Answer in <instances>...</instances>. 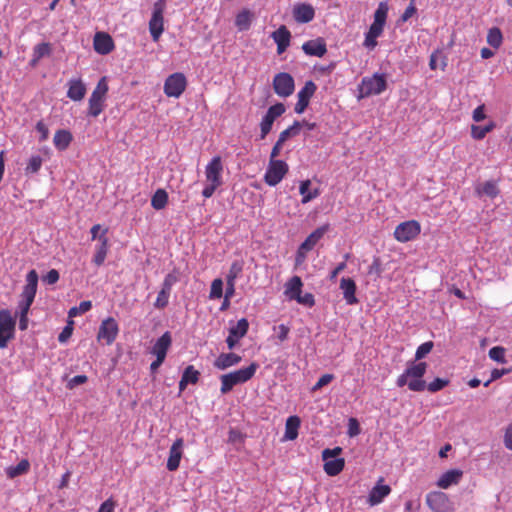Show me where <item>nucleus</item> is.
Returning <instances> with one entry per match:
<instances>
[{"label": "nucleus", "mask_w": 512, "mask_h": 512, "mask_svg": "<svg viewBox=\"0 0 512 512\" xmlns=\"http://www.w3.org/2000/svg\"><path fill=\"white\" fill-rule=\"evenodd\" d=\"M427 370L425 362H410L404 372L398 376L396 384L398 387L408 386L409 390L422 392L426 389V382L423 379Z\"/></svg>", "instance_id": "obj_1"}, {"label": "nucleus", "mask_w": 512, "mask_h": 512, "mask_svg": "<svg viewBox=\"0 0 512 512\" xmlns=\"http://www.w3.org/2000/svg\"><path fill=\"white\" fill-rule=\"evenodd\" d=\"M389 7L386 2H380L374 13L373 23L370 25L368 32L365 34L363 42L364 47L373 50L378 42L377 38L383 33L386 24Z\"/></svg>", "instance_id": "obj_2"}, {"label": "nucleus", "mask_w": 512, "mask_h": 512, "mask_svg": "<svg viewBox=\"0 0 512 512\" xmlns=\"http://www.w3.org/2000/svg\"><path fill=\"white\" fill-rule=\"evenodd\" d=\"M223 163L220 156H214L205 167L206 186L202 190L204 198H210L222 184Z\"/></svg>", "instance_id": "obj_3"}, {"label": "nucleus", "mask_w": 512, "mask_h": 512, "mask_svg": "<svg viewBox=\"0 0 512 512\" xmlns=\"http://www.w3.org/2000/svg\"><path fill=\"white\" fill-rule=\"evenodd\" d=\"M257 369L258 364L256 362H252L248 367L221 375V393L227 394L235 385L249 381L255 375Z\"/></svg>", "instance_id": "obj_4"}, {"label": "nucleus", "mask_w": 512, "mask_h": 512, "mask_svg": "<svg viewBox=\"0 0 512 512\" xmlns=\"http://www.w3.org/2000/svg\"><path fill=\"white\" fill-rule=\"evenodd\" d=\"M38 273L36 270H30L26 275V284L21 293V301L19 302V315L28 316L30 307L35 299L38 286Z\"/></svg>", "instance_id": "obj_5"}, {"label": "nucleus", "mask_w": 512, "mask_h": 512, "mask_svg": "<svg viewBox=\"0 0 512 512\" xmlns=\"http://www.w3.org/2000/svg\"><path fill=\"white\" fill-rule=\"evenodd\" d=\"M387 88V80L385 74L375 73L370 77H363L358 86V99L379 95Z\"/></svg>", "instance_id": "obj_6"}, {"label": "nucleus", "mask_w": 512, "mask_h": 512, "mask_svg": "<svg viewBox=\"0 0 512 512\" xmlns=\"http://www.w3.org/2000/svg\"><path fill=\"white\" fill-rule=\"evenodd\" d=\"M329 228V224L318 227L301 243L295 255V267L301 266L306 261L308 252L313 250V248L323 238Z\"/></svg>", "instance_id": "obj_7"}, {"label": "nucleus", "mask_w": 512, "mask_h": 512, "mask_svg": "<svg viewBox=\"0 0 512 512\" xmlns=\"http://www.w3.org/2000/svg\"><path fill=\"white\" fill-rule=\"evenodd\" d=\"M342 453V448L337 446L332 449L326 448L322 451L321 456L324 461L323 470L331 477L340 474L345 467V459L339 457Z\"/></svg>", "instance_id": "obj_8"}, {"label": "nucleus", "mask_w": 512, "mask_h": 512, "mask_svg": "<svg viewBox=\"0 0 512 512\" xmlns=\"http://www.w3.org/2000/svg\"><path fill=\"white\" fill-rule=\"evenodd\" d=\"M165 0H157L153 5V11L149 20V32L154 42H158L164 32Z\"/></svg>", "instance_id": "obj_9"}, {"label": "nucleus", "mask_w": 512, "mask_h": 512, "mask_svg": "<svg viewBox=\"0 0 512 512\" xmlns=\"http://www.w3.org/2000/svg\"><path fill=\"white\" fill-rule=\"evenodd\" d=\"M16 317L8 309L0 310V348L8 346V342L15 337Z\"/></svg>", "instance_id": "obj_10"}, {"label": "nucleus", "mask_w": 512, "mask_h": 512, "mask_svg": "<svg viewBox=\"0 0 512 512\" xmlns=\"http://www.w3.org/2000/svg\"><path fill=\"white\" fill-rule=\"evenodd\" d=\"M289 171L288 164L283 160L270 159L264 175V181L269 186L279 184Z\"/></svg>", "instance_id": "obj_11"}, {"label": "nucleus", "mask_w": 512, "mask_h": 512, "mask_svg": "<svg viewBox=\"0 0 512 512\" xmlns=\"http://www.w3.org/2000/svg\"><path fill=\"white\" fill-rule=\"evenodd\" d=\"M421 233V225L416 220H408L398 224L394 230V238L401 243L414 240Z\"/></svg>", "instance_id": "obj_12"}, {"label": "nucleus", "mask_w": 512, "mask_h": 512, "mask_svg": "<svg viewBox=\"0 0 512 512\" xmlns=\"http://www.w3.org/2000/svg\"><path fill=\"white\" fill-rule=\"evenodd\" d=\"M187 87V79L181 72L169 75L164 82V93L167 97L179 98Z\"/></svg>", "instance_id": "obj_13"}, {"label": "nucleus", "mask_w": 512, "mask_h": 512, "mask_svg": "<svg viewBox=\"0 0 512 512\" xmlns=\"http://www.w3.org/2000/svg\"><path fill=\"white\" fill-rule=\"evenodd\" d=\"M426 504L433 512H454L448 495L441 491H432L426 495Z\"/></svg>", "instance_id": "obj_14"}, {"label": "nucleus", "mask_w": 512, "mask_h": 512, "mask_svg": "<svg viewBox=\"0 0 512 512\" xmlns=\"http://www.w3.org/2000/svg\"><path fill=\"white\" fill-rule=\"evenodd\" d=\"M119 333V325L113 317L104 319L97 333V340L105 345H111L117 338Z\"/></svg>", "instance_id": "obj_15"}, {"label": "nucleus", "mask_w": 512, "mask_h": 512, "mask_svg": "<svg viewBox=\"0 0 512 512\" xmlns=\"http://www.w3.org/2000/svg\"><path fill=\"white\" fill-rule=\"evenodd\" d=\"M273 89L278 96L283 98L289 97L295 89L293 77L287 72L276 74L273 79Z\"/></svg>", "instance_id": "obj_16"}, {"label": "nucleus", "mask_w": 512, "mask_h": 512, "mask_svg": "<svg viewBox=\"0 0 512 512\" xmlns=\"http://www.w3.org/2000/svg\"><path fill=\"white\" fill-rule=\"evenodd\" d=\"M285 110V106L282 103H276L269 107L260 123L261 139H264L267 136L272 129L275 119L280 117Z\"/></svg>", "instance_id": "obj_17"}, {"label": "nucleus", "mask_w": 512, "mask_h": 512, "mask_svg": "<svg viewBox=\"0 0 512 512\" xmlns=\"http://www.w3.org/2000/svg\"><path fill=\"white\" fill-rule=\"evenodd\" d=\"M316 90L317 86L313 81L309 80L305 82L304 86L297 94L298 100L294 107V111L297 114H301L305 111L309 105L310 99L315 94Z\"/></svg>", "instance_id": "obj_18"}, {"label": "nucleus", "mask_w": 512, "mask_h": 512, "mask_svg": "<svg viewBox=\"0 0 512 512\" xmlns=\"http://www.w3.org/2000/svg\"><path fill=\"white\" fill-rule=\"evenodd\" d=\"M184 440L177 438L169 449V456L167 459L166 468L168 471H176L180 466V461L183 456Z\"/></svg>", "instance_id": "obj_19"}, {"label": "nucleus", "mask_w": 512, "mask_h": 512, "mask_svg": "<svg viewBox=\"0 0 512 512\" xmlns=\"http://www.w3.org/2000/svg\"><path fill=\"white\" fill-rule=\"evenodd\" d=\"M249 323L246 318L240 319L237 324L229 329V335L226 339L227 346L232 350L238 341L247 334Z\"/></svg>", "instance_id": "obj_20"}, {"label": "nucleus", "mask_w": 512, "mask_h": 512, "mask_svg": "<svg viewBox=\"0 0 512 512\" xmlns=\"http://www.w3.org/2000/svg\"><path fill=\"white\" fill-rule=\"evenodd\" d=\"M384 478L381 477L376 485L371 489L369 496H368V503L371 506H375L380 504L385 497H387L390 492L391 488L389 485L383 484Z\"/></svg>", "instance_id": "obj_21"}, {"label": "nucleus", "mask_w": 512, "mask_h": 512, "mask_svg": "<svg viewBox=\"0 0 512 512\" xmlns=\"http://www.w3.org/2000/svg\"><path fill=\"white\" fill-rule=\"evenodd\" d=\"M93 47L97 53L107 55L114 49V42L109 34L97 32L94 36Z\"/></svg>", "instance_id": "obj_22"}, {"label": "nucleus", "mask_w": 512, "mask_h": 512, "mask_svg": "<svg viewBox=\"0 0 512 512\" xmlns=\"http://www.w3.org/2000/svg\"><path fill=\"white\" fill-rule=\"evenodd\" d=\"M272 39L277 44V53H284L290 45L291 33L285 25H281L271 34Z\"/></svg>", "instance_id": "obj_23"}, {"label": "nucleus", "mask_w": 512, "mask_h": 512, "mask_svg": "<svg viewBox=\"0 0 512 512\" xmlns=\"http://www.w3.org/2000/svg\"><path fill=\"white\" fill-rule=\"evenodd\" d=\"M302 50L306 55L323 57L327 53V45L323 38H317L303 43Z\"/></svg>", "instance_id": "obj_24"}, {"label": "nucleus", "mask_w": 512, "mask_h": 512, "mask_svg": "<svg viewBox=\"0 0 512 512\" xmlns=\"http://www.w3.org/2000/svg\"><path fill=\"white\" fill-rule=\"evenodd\" d=\"M172 343L171 335L169 332H165L153 345L151 353L156 356V358L165 360L167 351L170 348Z\"/></svg>", "instance_id": "obj_25"}, {"label": "nucleus", "mask_w": 512, "mask_h": 512, "mask_svg": "<svg viewBox=\"0 0 512 512\" xmlns=\"http://www.w3.org/2000/svg\"><path fill=\"white\" fill-rule=\"evenodd\" d=\"M315 16L314 8L310 4H298L293 9V17L298 23H308Z\"/></svg>", "instance_id": "obj_26"}, {"label": "nucleus", "mask_w": 512, "mask_h": 512, "mask_svg": "<svg viewBox=\"0 0 512 512\" xmlns=\"http://www.w3.org/2000/svg\"><path fill=\"white\" fill-rule=\"evenodd\" d=\"M340 289L343 292V297L347 304L354 305L358 303V299L355 295L356 284L352 278H342L340 281Z\"/></svg>", "instance_id": "obj_27"}, {"label": "nucleus", "mask_w": 512, "mask_h": 512, "mask_svg": "<svg viewBox=\"0 0 512 512\" xmlns=\"http://www.w3.org/2000/svg\"><path fill=\"white\" fill-rule=\"evenodd\" d=\"M303 282L299 276L291 277L285 284L284 295L289 300H296L302 294Z\"/></svg>", "instance_id": "obj_28"}, {"label": "nucleus", "mask_w": 512, "mask_h": 512, "mask_svg": "<svg viewBox=\"0 0 512 512\" xmlns=\"http://www.w3.org/2000/svg\"><path fill=\"white\" fill-rule=\"evenodd\" d=\"M86 94V86L81 79H71L68 82L67 97L73 101H81Z\"/></svg>", "instance_id": "obj_29"}, {"label": "nucleus", "mask_w": 512, "mask_h": 512, "mask_svg": "<svg viewBox=\"0 0 512 512\" xmlns=\"http://www.w3.org/2000/svg\"><path fill=\"white\" fill-rule=\"evenodd\" d=\"M463 472L459 469L448 470L441 475L437 481V486L442 489H447L452 485L459 483Z\"/></svg>", "instance_id": "obj_30"}, {"label": "nucleus", "mask_w": 512, "mask_h": 512, "mask_svg": "<svg viewBox=\"0 0 512 512\" xmlns=\"http://www.w3.org/2000/svg\"><path fill=\"white\" fill-rule=\"evenodd\" d=\"M242 358L235 353H221L214 361V366L219 370H226L241 362Z\"/></svg>", "instance_id": "obj_31"}, {"label": "nucleus", "mask_w": 512, "mask_h": 512, "mask_svg": "<svg viewBox=\"0 0 512 512\" xmlns=\"http://www.w3.org/2000/svg\"><path fill=\"white\" fill-rule=\"evenodd\" d=\"M200 372L193 365L187 366L179 382L180 392L184 391L188 384H196L199 381Z\"/></svg>", "instance_id": "obj_32"}, {"label": "nucleus", "mask_w": 512, "mask_h": 512, "mask_svg": "<svg viewBox=\"0 0 512 512\" xmlns=\"http://www.w3.org/2000/svg\"><path fill=\"white\" fill-rule=\"evenodd\" d=\"M73 140L72 133L66 129L57 130L53 137V144L59 151L66 150Z\"/></svg>", "instance_id": "obj_33"}, {"label": "nucleus", "mask_w": 512, "mask_h": 512, "mask_svg": "<svg viewBox=\"0 0 512 512\" xmlns=\"http://www.w3.org/2000/svg\"><path fill=\"white\" fill-rule=\"evenodd\" d=\"M301 425V419L297 415L289 416L285 423V440H295L298 437V431Z\"/></svg>", "instance_id": "obj_34"}, {"label": "nucleus", "mask_w": 512, "mask_h": 512, "mask_svg": "<svg viewBox=\"0 0 512 512\" xmlns=\"http://www.w3.org/2000/svg\"><path fill=\"white\" fill-rule=\"evenodd\" d=\"M108 229H105L103 233L98 237L100 241V245L97 247L95 255L93 257V262L96 266H101L108 253V238L106 237Z\"/></svg>", "instance_id": "obj_35"}, {"label": "nucleus", "mask_w": 512, "mask_h": 512, "mask_svg": "<svg viewBox=\"0 0 512 512\" xmlns=\"http://www.w3.org/2000/svg\"><path fill=\"white\" fill-rule=\"evenodd\" d=\"M311 181L309 179L300 183L299 193L302 195L301 202L306 204L311 200L317 198L320 194L319 189L310 190Z\"/></svg>", "instance_id": "obj_36"}, {"label": "nucleus", "mask_w": 512, "mask_h": 512, "mask_svg": "<svg viewBox=\"0 0 512 512\" xmlns=\"http://www.w3.org/2000/svg\"><path fill=\"white\" fill-rule=\"evenodd\" d=\"M168 203V194L164 189H158L151 198V206L155 210H162Z\"/></svg>", "instance_id": "obj_37"}, {"label": "nucleus", "mask_w": 512, "mask_h": 512, "mask_svg": "<svg viewBox=\"0 0 512 512\" xmlns=\"http://www.w3.org/2000/svg\"><path fill=\"white\" fill-rule=\"evenodd\" d=\"M478 194L486 195L490 198H495L499 195L500 190L495 181H486L481 187L476 189Z\"/></svg>", "instance_id": "obj_38"}, {"label": "nucleus", "mask_w": 512, "mask_h": 512, "mask_svg": "<svg viewBox=\"0 0 512 512\" xmlns=\"http://www.w3.org/2000/svg\"><path fill=\"white\" fill-rule=\"evenodd\" d=\"M494 128H495V123L493 121L489 122L485 126L472 125L471 126V136L476 140H482Z\"/></svg>", "instance_id": "obj_39"}, {"label": "nucleus", "mask_w": 512, "mask_h": 512, "mask_svg": "<svg viewBox=\"0 0 512 512\" xmlns=\"http://www.w3.org/2000/svg\"><path fill=\"white\" fill-rule=\"evenodd\" d=\"M50 52L51 48L49 43H40L36 45L33 49V58L31 60V65L35 66L41 58L48 56Z\"/></svg>", "instance_id": "obj_40"}, {"label": "nucleus", "mask_w": 512, "mask_h": 512, "mask_svg": "<svg viewBox=\"0 0 512 512\" xmlns=\"http://www.w3.org/2000/svg\"><path fill=\"white\" fill-rule=\"evenodd\" d=\"M108 90L107 78L104 76L98 81L90 97L105 101Z\"/></svg>", "instance_id": "obj_41"}, {"label": "nucleus", "mask_w": 512, "mask_h": 512, "mask_svg": "<svg viewBox=\"0 0 512 512\" xmlns=\"http://www.w3.org/2000/svg\"><path fill=\"white\" fill-rule=\"evenodd\" d=\"M487 42L490 46H492L495 49H498L502 45L503 35L498 27H493L489 29L487 34Z\"/></svg>", "instance_id": "obj_42"}, {"label": "nucleus", "mask_w": 512, "mask_h": 512, "mask_svg": "<svg viewBox=\"0 0 512 512\" xmlns=\"http://www.w3.org/2000/svg\"><path fill=\"white\" fill-rule=\"evenodd\" d=\"M104 102L103 100L90 97L88 101V114L94 118L98 117L104 110Z\"/></svg>", "instance_id": "obj_43"}, {"label": "nucleus", "mask_w": 512, "mask_h": 512, "mask_svg": "<svg viewBox=\"0 0 512 512\" xmlns=\"http://www.w3.org/2000/svg\"><path fill=\"white\" fill-rule=\"evenodd\" d=\"M236 26L239 30H247L251 25V13L248 10H243L238 13L235 20Z\"/></svg>", "instance_id": "obj_44"}, {"label": "nucleus", "mask_w": 512, "mask_h": 512, "mask_svg": "<svg viewBox=\"0 0 512 512\" xmlns=\"http://www.w3.org/2000/svg\"><path fill=\"white\" fill-rule=\"evenodd\" d=\"M43 160L39 155H33L28 160L27 166L25 168L26 174H35L37 173L42 166Z\"/></svg>", "instance_id": "obj_45"}, {"label": "nucleus", "mask_w": 512, "mask_h": 512, "mask_svg": "<svg viewBox=\"0 0 512 512\" xmlns=\"http://www.w3.org/2000/svg\"><path fill=\"white\" fill-rule=\"evenodd\" d=\"M30 464L27 460H21L16 466L10 467L7 470V474L10 478H14L29 470Z\"/></svg>", "instance_id": "obj_46"}, {"label": "nucleus", "mask_w": 512, "mask_h": 512, "mask_svg": "<svg viewBox=\"0 0 512 512\" xmlns=\"http://www.w3.org/2000/svg\"><path fill=\"white\" fill-rule=\"evenodd\" d=\"M301 129V122L300 121H294V123L289 126L287 129L283 130L280 135V141H286L290 137H294L299 134Z\"/></svg>", "instance_id": "obj_47"}, {"label": "nucleus", "mask_w": 512, "mask_h": 512, "mask_svg": "<svg viewBox=\"0 0 512 512\" xmlns=\"http://www.w3.org/2000/svg\"><path fill=\"white\" fill-rule=\"evenodd\" d=\"M243 270V263L241 261H234L228 271V274L226 276V282H234L238 278V276L241 274Z\"/></svg>", "instance_id": "obj_48"}, {"label": "nucleus", "mask_w": 512, "mask_h": 512, "mask_svg": "<svg viewBox=\"0 0 512 512\" xmlns=\"http://www.w3.org/2000/svg\"><path fill=\"white\" fill-rule=\"evenodd\" d=\"M91 308H92L91 301H89V300L82 301V302H80L79 306L72 307L69 310L68 315H69V317H75L77 315L84 314V313L88 312Z\"/></svg>", "instance_id": "obj_49"}, {"label": "nucleus", "mask_w": 512, "mask_h": 512, "mask_svg": "<svg viewBox=\"0 0 512 512\" xmlns=\"http://www.w3.org/2000/svg\"><path fill=\"white\" fill-rule=\"evenodd\" d=\"M434 347V343L432 341H427L422 343L416 350L415 360L419 361L423 359L426 355H428Z\"/></svg>", "instance_id": "obj_50"}, {"label": "nucleus", "mask_w": 512, "mask_h": 512, "mask_svg": "<svg viewBox=\"0 0 512 512\" xmlns=\"http://www.w3.org/2000/svg\"><path fill=\"white\" fill-rule=\"evenodd\" d=\"M223 295V282L220 278L213 280L209 297L211 299H219Z\"/></svg>", "instance_id": "obj_51"}, {"label": "nucleus", "mask_w": 512, "mask_h": 512, "mask_svg": "<svg viewBox=\"0 0 512 512\" xmlns=\"http://www.w3.org/2000/svg\"><path fill=\"white\" fill-rule=\"evenodd\" d=\"M170 293L171 292L167 291L166 289L161 288V290L159 291V293L157 295L154 306L158 309L165 308L168 305Z\"/></svg>", "instance_id": "obj_52"}, {"label": "nucleus", "mask_w": 512, "mask_h": 512, "mask_svg": "<svg viewBox=\"0 0 512 512\" xmlns=\"http://www.w3.org/2000/svg\"><path fill=\"white\" fill-rule=\"evenodd\" d=\"M448 385H449L448 379L436 378L432 382H430L428 385H426V388L428 389L429 392L435 393V392L442 390L443 388H445Z\"/></svg>", "instance_id": "obj_53"}, {"label": "nucleus", "mask_w": 512, "mask_h": 512, "mask_svg": "<svg viewBox=\"0 0 512 512\" xmlns=\"http://www.w3.org/2000/svg\"><path fill=\"white\" fill-rule=\"evenodd\" d=\"M489 357L499 363H505V349L501 346L492 347L489 350Z\"/></svg>", "instance_id": "obj_54"}, {"label": "nucleus", "mask_w": 512, "mask_h": 512, "mask_svg": "<svg viewBox=\"0 0 512 512\" xmlns=\"http://www.w3.org/2000/svg\"><path fill=\"white\" fill-rule=\"evenodd\" d=\"M334 379V375L333 374H323L319 379L318 381L315 383V385L311 388V391L312 392H316L318 390H320L321 388H323L324 386L328 385L329 383H331Z\"/></svg>", "instance_id": "obj_55"}, {"label": "nucleus", "mask_w": 512, "mask_h": 512, "mask_svg": "<svg viewBox=\"0 0 512 512\" xmlns=\"http://www.w3.org/2000/svg\"><path fill=\"white\" fill-rule=\"evenodd\" d=\"M178 276L176 273L172 272V273H169L165 276L164 280H163V283H162V288L166 289L167 291L171 292L172 290V287L175 283L178 282Z\"/></svg>", "instance_id": "obj_56"}, {"label": "nucleus", "mask_w": 512, "mask_h": 512, "mask_svg": "<svg viewBox=\"0 0 512 512\" xmlns=\"http://www.w3.org/2000/svg\"><path fill=\"white\" fill-rule=\"evenodd\" d=\"M274 331L277 332V338L280 342H284L287 340L288 335L290 333V327L285 324H280L278 326H275Z\"/></svg>", "instance_id": "obj_57"}, {"label": "nucleus", "mask_w": 512, "mask_h": 512, "mask_svg": "<svg viewBox=\"0 0 512 512\" xmlns=\"http://www.w3.org/2000/svg\"><path fill=\"white\" fill-rule=\"evenodd\" d=\"M295 301L307 307H313L315 305V298L312 293L301 294Z\"/></svg>", "instance_id": "obj_58"}, {"label": "nucleus", "mask_w": 512, "mask_h": 512, "mask_svg": "<svg viewBox=\"0 0 512 512\" xmlns=\"http://www.w3.org/2000/svg\"><path fill=\"white\" fill-rule=\"evenodd\" d=\"M116 505V501L110 497L100 505L97 512H114Z\"/></svg>", "instance_id": "obj_59"}, {"label": "nucleus", "mask_w": 512, "mask_h": 512, "mask_svg": "<svg viewBox=\"0 0 512 512\" xmlns=\"http://www.w3.org/2000/svg\"><path fill=\"white\" fill-rule=\"evenodd\" d=\"M88 380L87 376L86 375H76L74 377H72L68 383H67V388L69 389H73L75 388L76 386H79V385H82L84 383H86Z\"/></svg>", "instance_id": "obj_60"}, {"label": "nucleus", "mask_w": 512, "mask_h": 512, "mask_svg": "<svg viewBox=\"0 0 512 512\" xmlns=\"http://www.w3.org/2000/svg\"><path fill=\"white\" fill-rule=\"evenodd\" d=\"M360 433L359 423L356 418H350L348 422V434L351 437L357 436Z\"/></svg>", "instance_id": "obj_61"}, {"label": "nucleus", "mask_w": 512, "mask_h": 512, "mask_svg": "<svg viewBox=\"0 0 512 512\" xmlns=\"http://www.w3.org/2000/svg\"><path fill=\"white\" fill-rule=\"evenodd\" d=\"M59 272L56 269H51L44 277L43 281L49 285L55 284L59 280Z\"/></svg>", "instance_id": "obj_62"}, {"label": "nucleus", "mask_w": 512, "mask_h": 512, "mask_svg": "<svg viewBox=\"0 0 512 512\" xmlns=\"http://www.w3.org/2000/svg\"><path fill=\"white\" fill-rule=\"evenodd\" d=\"M472 118L475 122H480L486 118L484 104L479 105L476 109H474Z\"/></svg>", "instance_id": "obj_63"}, {"label": "nucleus", "mask_w": 512, "mask_h": 512, "mask_svg": "<svg viewBox=\"0 0 512 512\" xmlns=\"http://www.w3.org/2000/svg\"><path fill=\"white\" fill-rule=\"evenodd\" d=\"M504 445L507 449L512 450V425H510L505 431Z\"/></svg>", "instance_id": "obj_64"}]
</instances>
